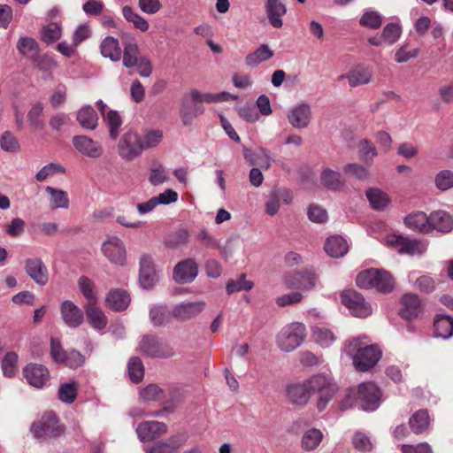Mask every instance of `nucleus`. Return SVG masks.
Listing matches in <instances>:
<instances>
[{
  "mask_svg": "<svg viewBox=\"0 0 453 453\" xmlns=\"http://www.w3.org/2000/svg\"><path fill=\"white\" fill-rule=\"evenodd\" d=\"M139 349L150 357L169 358L175 355L173 349L156 335H144L139 343Z\"/></svg>",
  "mask_w": 453,
  "mask_h": 453,
  "instance_id": "0eeeda50",
  "label": "nucleus"
},
{
  "mask_svg": "<svg viewBox=\"0 0 453 453\" xmlns=\"http://www.w3.org/2000/svg\"><path fill=\"white\" fill-rule=\"evenodd\" d=\"M76 120L87 130H95L98 125L97 113L90 105H84L77 111Z\"/></svg>",
  "mask_w": 453,
  "mask_h": 453,
  "instance_id": "cd10ccee",
  "label": "nucleus"
},
{
  "mask_svg": "<svg viewBox=\"0 0 453 453\" xmlns=\"http://www.w3.org/2000/svg\"><path fill=\"white\" fill-rule=\"evenodd\" d=\"M187 441L185 434H175L150 446L144 447L145 453H175Z\"/></svg>",
  "mask_w": 453,
  "mask_h": 453,
  "instance_id": "a211bd4d",
  "label": "nucleus"
},
{
  "mask_svg": "<svg viewBox=\"0 0 453 453\" xmlns=\"http://www.w3.org/2000/svg\"><path fill=\"white\" fill-rule=\"evenodd\" d=\"M43 104L41 102H37L34 104L28 113H27V120L29 121L30 125L34 127L35 128H42L43 127V123L41 120V117L43 112Z\"/></svg>",
  "mask_w": 453,
  "mask_h": 453,
  "instance_id": "bf43d9fd",
  "label": "nucleus"
},
{
  "mask_svg": "<svg viewBox=\"0 0 453 453\" xmlns=\"http://www.w3.org/2000/svg\"><path fill=\"white\" fill-rule=\"evenodd\" d=\"M357 403L364 411H373L380 406V391L372 382H363L355 389Z\"/></svg>",
  "mask_w": 453,
  "mask_h": 453,
  "instance_id": "423d86ee",
  "label": "nucleus"
},
{
  "mask_svg": "<svg viewBox=\"0 0 453 453\" xmlns=\"http://www.w3.org/2000/svg\"><path fill=\"white\" fill-rule=\"evenodd\" d=\"M173 319V310L169 311L166 305L156 304L150 309V319L154 326H166Z\"/></svg>",
  "mask_w": 453,
  "mask_h": 453,
  "instance_id": "bb28decb",
  "label": "nucleus"
},
{
  "mask_svg": "<svg viewBox=\"0 0 453 453\" xmlns=\"http://www.w3.org/2000/svg\"><path fill=\"white\" fill-rule=\"evenodd\" d=\"M72 142L76 150L84 157L98 158L103 155L101 143L87 135H74Z\"/></svg>",
  "mask_w": 453,
  "mask_h": 453,
  "instance_id": "4468645a",
  "label": "nucleus"
},
{
  "mask_svg": "<svg viewBox=\"0 0 453 453\" xmlns=\"http://www.w3.org/2000/svg\"><path fill=\"white\" fill-rule=\"evenodd\" d=\"M345 351L353 357L357 370L365 372L375 366L381 357V351L374 345L363 346L359 339L349 340Z\"/></svg>",
  "mask_w": 453,
  "mask_h": 453,
  "instance_id": "f03ea898",
  "label": "nucleus"
},
{
  "mask_svg": "<svg viewBox=\"0 0 453 453\" xmlns=\"http://www.w3.org/2000/svg\"><path fill=\"white\" fill-rule=\"evenodd\" d=\"M316 280V273L311 269L285 275L284 283L288 288L311 289L315 286Z\"/></svg>",
  "mask_w": 453,
  "mask_h": 453,
  "instance_id": "f8f14e48",
  "label": "nucleus"
},
{
  "mask_svg": "<svg viewBox=\"0 0 453 453\" xmlns=\"http://www.w3.org/2000/svg\"><path fill=\"white\" fill-rule=\"evenodd\" d=\"M342 303L349 309L350 313L358 318H366L372 312V306L364 296L355 291L347 290L341 295Z\"/></svg>",
  "mask_w": 453,
  "mask_h": 453,
  "instance_id": "6e6552de",
  "label": "nucleus"
},
{
  "mask_svg": "<svg viewBox=\"0 0 453 453\" xmlns=\"http://www.w3.org/2000/svg\"><path fill=\"white\" fill-rule=\"evenodd\" d=\"M359 23L363 27L376 29L381 26L382 19L379 12L375 11H368L362 15Z\"/></svg>",
  "mask_w": 453,
  "mask_h": 453,
  "instance_id": "052dcab7",
  "label": "nucleus"
},
{
  "mask_svg": "<svg viewBox=\"0 0 453 453\" xmlns=\"http://www.w3.org/2000/svg\"><path fill=\"white\" fill-rule=\"evenodd\" d=\"M287 118L293 127L306 128L311 119V105L305 102L296 104L288 111Z\"/></svg>",
  "mask_w": 453,
  "mask_h": 453,
  "instance_id": "f3484780",
  "label": "nucleus"
},
{
  "mask_svg": "<svg viewBox=\"0 0 453 453\" xmlns=\"http://www.w3.org/2000/svg\"><path fill=\"white\" fill-rule=\"evenodd\" d=\"M203 300L180 302L173 306V319L179 322H186L199 316L205 309Z\"/></svg>",
  "mask_w": 453,
  "mask_h": 453,
  "instance_id": "9d476101",
  "label": "nucleus"
},
{
  "mask_svg": "<svg viewBox=\"0 0 453 453\" xmlns=\"http://www.w3.org/2000/svg\"><path fill=\"white\" fill-rule=\"evenodd\" d=\"M435 187L441 191H447L453 188V172L441 170L434 177Z\"/></svg>",
  "mask_w": 453,
  "mask_h": 453,
  "instance_id": "13d9d810",
  "label": "nucleus"
},
{
  "mask_svg": "<svg viewBox=\"0 0 453 453\" xmlns=\"http://www.w3.org/2000/svg\"><path fill=\"white\" fill-rule=\"evenodd\" d=\"M284 0H266L265 13L269 24L274 28H280L283 26V17L287 13Z\"/></svg>",
  "mask_w": 453,
  "mask_h": 453,
  "instance_id": "4be33fe9",
  "label": "nucleus"
},
{
  "mask_svg": "<svg viewBox=\"0 0 453 453\" xmlns=\"http://www.w3.org/2000/svg\"><path fill=\"white\" fill-rule=\"evenodd\" d=\"M105 301L110 309L120 311L127 308L130 303V296L125 290L114 289L109 292Z\"/></svg>",
  "mask_w": 453,
  "mask_h": 453,
  "instance_id": "7c9ffc66",
  "label": "nucleus"
},
{
  "mask_svg": "<svg viewBox=\"0 0 453 453\" xmlns=\"http://www.w3.org/2000/svg\"><path fill=\"white\" fill-rule=\"evenodd\" d=\"M23 375L27 383L35 388H43L50 379V372L46 366L31 363L23 368Z\"/></svg>",
  "mask_w": 453,
  "mask_h": 453,
  "instance_id": "dca6fc26",
  "label": "nucleus"
},
{
  "mask_svg": "<svg viewBox=\"0 0 453 453\" xmlns=\"http://www.w3.org/2000/svg\"><path fill=\"white\" fill-rule=\"evenodd\" d=\"M356 282L360 288H375L383 294L392 292L395 284L390 273L374 268L360 272L356 278Z\"/></svg>",
  "mask_w": 453,
  "mask_h": 453,
  "instance_id": "7ed1b4c3",
  "label": "nucleus"
},
{
  "mask_svg": "<svg viewBox=\"0 0 453 453\" xmlns=\"http://www.w3.org/2000/svg\"><path fill=\"white\" fill-rule=\"evenodd\" d=\"M77 396V387L75 383H63L58 389L59 399L66 403H72Z\"/></svg>",
  "mask_w": 453,
  "mask_h": 453,
  "instance_id": "680f3d73",
  "label": "nucleus"
},
{
  "mask_svg": "<svg viewBox=\"0 0 453 453\" xmlns=\"http://www.w3.org/2000/svg\"><path fill=\"white\" fill-rule=\"evenodd\" d=\"M102 252L112 264L123 265L127 259L124 242L117 236H111L102 244Z\"/></svg>",
  "mask_w": 453,
  "mask_h": 453,
  "instance_id": "9b49d317",
  "label": "nucleus"
},
{
  "mask_svg": "<svg viewBox=\"0 0 453 453\" xmlns=\"http://www.w3.org/2000/svg\"><path fill=\"white\" fill-rule=\"evenodd\" d=\"M426 250V245L418 240L405 238L403 246L400 248L401 254L420 255Z\"/></svg>",
  "mask_w": 453,
  "mask_h": 453,
  "instance_id": "6e6d98bb",
  "label": "nucleus"
},
{
  "mask_svg": "<svg viewBox=\"0 0 453 453\" xmlns=\"http://www.w3.org/2000/svg\"><path fill=\"white\" fill-rule=\"evenodd\" d=\"M430 227L442 233H449L453 229V219L446 211H437L430 214Z\"/></svg>",
  "mask_w": 453,
  "mask_h": 453,
  "instance_id": "c85d7f7f",
  "label": "nucleus"
},
{
  "mask_svg": "<svg viewBox=\"0 0 453 453\" xmlns=\"http://www.w3.org/2000/svg\"><path fill=\"white\" fill-rule=\"evenodd\" d=\"M188 239L189 234L188 230L180 229L166 239L165 245L169 248L174 249L179 245L187 243Z\"/></svg>",
  "mask_w": 453,
  "mask_h": 453,
  "instance_id": "69168bd1",
  "label": "nucleus"
},
{
  "mask_svg": "<svg viewBox=\"0 0 453 453\" xmlns=\"http://www.w3.org/2000/svg\"><path fill=\"white\" fill-rule=\"evenodd\" d=\"M306 336L305 326L294 322L284 326L277 335L278 347L285 351L291 352L297 349Z\"/></svg>",
  "mask_w": 453,
  "mask_h": 453,
  "instance_id": "20e7f679",
  "label": "nucleus"
},
{
  "mask_svg": "<svg viewBox=\"0 0 453 453\" xmlns=\"http://www.w3.org/2000/svg\"><path fill=\"white\" fill-rule=\"evenodd\" d=\"M323 438V434L317 428H311L306 431L301 441L303 449L311 451L318 448Z\"/></svg>",
  "mask_w": 453,
  "mask_h": 453,
  "instance_id": "79ce46f5",
  "label": "nucleus"
},
{
  "mask_svg": "<svg viewBox=\"0 0 453 453\" xmlns=\"http://www.w3.org/2000/svg\"><path fill=\"white\" fill-rule=\"evenodd\" d=\"M128 375L134 383H139L144 376V368L142 360L137 357H132L127 365Z\"/></svg>",
  "mask_w": 453,
  "mask_h": 453,
  "instance_id": "8fccbe9b",
  "label": "nucleus"
},
{
  "mask_svg": "<svg viewBox=\"0 0 453 453\" xmlns=\"http://www.w3.org/2000/svg\"><path fill=\"white\" fill-rule=\"evenodd\" d=\"M140 398L144 402H155L165 397L164 390L157 384H150L139 392Z\"/></svg>",
  "mask_w": 453,
  "mask_h": 453,
  "instance_id": "09e8293b",
  "label": "nucleus"
},
{
  "mask_svg": "<svg viewBox=\"0 0 453 453\" xmlns=\"http://www.w3.org/2000/svg\"><path fill=\"white\" fill-rule=\"evenodd\" d=\"M123 65L126 68H133L142 57L138 44L134 39L123 42Z\"/></svg>",
  "mask_w": 453,
  "mask_h": 453,
  "instance_id": "c9c22d12",
  "label": "nucleus"
},
{
  "mask_svg": "<svg viewBox=\"0 0 453 453\" xmlns=\"http://www.w3.org/2000/svg\"><path fill=\"white\" fill-rule=\"evenodd\" d=\"M163 134L158 130H152L148 132L142 138H141V146L142 151L146 149L157 146L162 140Z\"/></svg>",
  "mask_w": 453,
  "mask_h": 453,
  "instance_id": "338daca9",
  "label": "nucleus"
},
{
  "mask_svg": "<svg viewBox=\"0 0 453 453\" xmlns=\"http://www.w3.org/2000/svg\"><path fill=\"white\" fill-rule=\"evenodd\" d=\"M349 250L347 241L341 235L327 238L325 243V251L332 257H342Z\"/></svg>",
  "mask_w": 453,
  "mask_h": 453,
  "instance_id": "c756f323",
  "label": "nucleus"
},
{
  "mask_svg": "<svg viewBox=\"0 0 453 453\" xmlns=\"http://www.w3.org/2000/svg\"><path fill=\"white\" fill-rule=\"evenodd\" d=\"M17 49L22 56L32 60L39 53V44L32 37L21 36L17 42Z\"/></svg>",
  "mask_w": 453,
  "mask_h": 453,
  "instance_id": "58836bf2",
  "label": "nucleus"
},
{
  "mask_svg": "<svg viewBox=\"0 0 453 453\" xmlns=\"http://www.w3.org/2000/svg\"><path fill=\"white\" fill-rule=\"evenodd\" d=\"M119 155L125 160H132L139 157L142 152L141 137L130 130L123 134L118 144Z\"/></svg>",
  "mask_w": 453,
  "mask_h": 453,
  "instance_id": "1a4fd4ad",
  "label": "nucleus"
},
{
  "mask_svg": "<svg viewBox=\"0 0 453 453\" xmlns=\"http://www.w3.org/2000/svg\"><path fill=\"white\" fill-rule=\"evenodd\" d=\"M30 431L38 439H50L61 435L65 427L58 423L57 415L53 411L45 412L39 422H35Z\"/></svg>",
  "mask_w": 453,
  "mask_h": 453,
  "instance_id": "39448f33",
  "label": "nucleus"
},
{
  "mask_svg": "<svg viewBox=\"0 0 453 453\" xmlns=\"http://www.w3.org/2000/svg\"><path fill=\"white\" fill-rule=\"evenodd\" d=\"M405 225L411 230L419 233H428L431 231L430 216L427 217L423 211H415L404 218Z\"/></svg>",
  "mask_w": 453,
  "mask_h": 453,
  "instance_id": "393cba45",
  "label": "nucleus"
},
{
  "mask_svg": "<svg viewBox=\"0 0 453 453\" xmlns=\"http://www.w3.org/2000/svg\"><path fill=\"white\" fill-rule=\"evenodd\" d=\"M337 390V386L330 378L324 374H317L301 383L289 385L287 388V397L293 404L304 406L311 396L317 394L319 396L317 408L322 411L334 398Z\"/></svg>",
  "mask_w": 453,
  "mask_h": 453,
  "instance_id": "f257e3e1",
  "label": "nucleus"
},
{
  "mask_svg": "<svg viewBox=\"0 0 453 453\" xmlns=\"http://www.w3.org/2000/svg\"><path fill=\"white\" fill-rule=\"evenodd\" d=\"M58 173H65L64 167L55 163H49L38 171L35 174V179L38 181H43L48 177L53 176Z\"/></svg>",
  "mask_w": 453,
  "mask_h": 453,
  "instance_id": "e2e57ef3",
  "label": "nucleus"
},
{
  "mask_svg": "<svg viewBox=\"0 0 453 453\" xmlns=\"http://www.w3.org/2000/svg\"><path fill=\"white\" fill-rule=\"evenodd\" d=\"M169 180V173L162 165H157L149 170V181L154 186H160Z\"/></svg>",
  "mask_w": 453,
  "mask_h": 453,
  "instance_id": "de8ad7c7",
  "label": "nucleus"
},
{
  "mask_svg": "<svg viewBox=\"0 0 453 453\" xmlns=\"http://www.w3.org/2000/svg\"><path fill=\"white\" fill-rule=\"evenodd\" d=\"M0 147L3 150L10 153H16L20 150L18 139L10 131H4L0 137Z\"/></svg>",
  "mask_w": 453,
  "mask_h": 453,
  "instance_id": "3c124183",
  "label": "nucleus"
},
{
  "mask_svg": "<svg viewBox=\"0 0 453 453\" xmlns=\"http://www.w3.org/2000/svg\"><path fill=\"white\" fill-rule=\"evenodd\" d=\"M401 33L402 29L398 24L389 23L384 27L382 37L389 44H393L399 39Z\"/></svg>",
  "mask_w": 453,
  "mask_h": 453,
  "instance_id": "0e129e2a",
  "label": "nucleus"
},
{
  "mask_svg": "<svg viewBox=\"0 0 453 453\" xmlns=\"http://www.w3.org/2000/svg\"><path fill=\"white\" fill-rule=\"evenodd\" d=\"M198 274V265L193 258L179 262L173 268V278L180 284L191 283Z\"/></svg>",
  "mask_w": 453,
  "mask_h": 453,
  "instance_id": "2eb2a0df",
  "label": "nucleus"
},
{
  "mask_svg": "<svg viewBox=\"0 0 453 453\" xmlns=\"http://www.w3.org/2000/svg\"><path fill=\"white\" fill-rule=\"evenodd\" d=\"M100 51L103 57L110 58L112 62L121 59V49L119 40L112 36H106L100 44Z\"/></svg>",
  "mask_w": 453,
  "mask_h": 453,
  "instance_id": "2f4dec72",
  "label": "nucleus"
},
{
  "mask_svg": "<svg viewBox=\"0 0 453 453\" xmlns=\"http://www.w3.org/2000/svg\"><path fill=\"white\" fill-rule=\"evenodd\" d=\"M18 355L14 352H8L2 361V371L4 376L12 378L18 371Z\"/></svg>",
  "mask_w": 453,
  "mask_h": 453,
  "instance_id": "603ef678",
  "label": "nucleus"
},
{
  "mask_svg": "<svg viewBox=\"0 0 453 453\" xmlns=\"http://www.w3.org/2000/svg\"><path fill=\"white\" fill-rule=\"evenodd\" d=\"M60 314L64 323L71 328L79 327L84 321L82 310L70 300L62 302Z\"/></svg>",
  "mask_w": 453,
  "mask_h": 453,
  "instance_id": "6ab92c4d",
  "label": "nucleus"
},
{
  "mask_svg": "<svg viewBox=\"0 0 453 453\" xmlns=\"http://www.w3.org/2000/svg\"><path fill=\"white\" fill-rule=\"evenodd\" d=\"M27 276L37 285L45 286L49 281V271L40 257H29L24 261Z\"/></svg>",
  "mask_w": 453,
  "mask_h": 453,
  "instance_id": "ddd939ff",
  "label": "nucleus"
},
{
  "mask_svg": "<svg viewBox=\"0 0 453 453\" xmlns=\"http://www.w3.org/2000/svg\"><path fill=\"white\" fill-rule=\"evenodd\" d=\"M104 118L109 127L111 138L115 140L119 135V127L122 125L119 112L116 111H109L106 115H104Z\"/></svg>",
  "mask_w": 453,
  "mask_h": 453,
  "instance_id": "5fc2aeb1",
  "label": "nucleus"
},
{
  "mask_svg": "<svg viewBox=\"0 0 453 453\" xmlns=\"http://www.w3.org/2000/svg\"><path fill=\"white\" fill-rule=\"evenodd\" d=\"M273 55V50L267 44H262L255 51L246 56L245 64L247 66L254 68L262 62L272 58Z\"/></svg>",
  "mask_w": 453,
  "mask_h": 453,
  "instance_id": "e433bc0d",
  "label": "nucleus"
},
{
  "mask_svg": "<svg viewBox=\"0 0 453 453\" xmlns=\"http://www.w3.org/2000/svg\"><path fill=\"white\" fill-rule=\"evenodd\" d=\"M136 434L141 441H151L167 432V426L158 421H144L136 427Z\"/></svg>",
  "mask_w": 453,
  "mask_h": 453,
  "instance_id": "aec40b11",
  "label": "nucleus"
},
{
  "mask_svg": "<svg viewBox=\"0 0 453 453\" xmlns=\"http://www.w3.org/2000/svg\"><path fill=\"white\" fill-rule=\"evenodd\" d=\"M122 14L125 19L132 23L136 29H139L142 32L148 31L150 27L149 22L140 14L135 12L130 6L125 5L122 8Z\"/></svg>",
  "mask_w": 453,
  "mask_h": 453,
  "instance_id": "37998d69",
  "label": "nucleus"
},
{
  "mask_svg": "<svg viewBox=\"0 0 453 453\" xmlns=\"http://www.w3.org/2000/svg\"><path fill=\"white\" fill-rule=\"evenodd\" d=\"M372 77L373 73L371 70L361 66L351 69L346 76L349 86L352 88L370 83Z\"/></svg>",
  "mask_w": 453,
  "mask_h": 453,
  "instance_id": "72a5a7b5",
  "label": "nucleus"
},
{
  "mask_svg": "<svg viewBox=\"0 0 453 453\" xmlns=\"http://www.w3.org/2000/svg\"><path fill=\"white\" fill-rule=\"evenodd\" d=\"M78 287L88 300V303H96V294L95 292V284L90 279L86 276L81 277L78 280Z\"/></svg>",
  "mask_w": 453,
  "mask_h": 453,
  "instance_id": "4d7b16f0",
  "label": "nucleus"
},
{
  "mask_svg": "<svg viewBox=\"0 0 453 453\" xmlns=\"http://www.w3.org/2000/svg\"><path fill=\"white\" fill-rule=\"evenodd\" d=\"M62 35L60 25L51 22L42 28L41 39L47 44H51L58 41Z\"/></svg>",
  "mask_w": 453,
  "mask_h": 453,
  "instance_id": "49530a36",
  "label": "nucleus"
},
{
  "mask_svg": "<svg viewBox=\"0 0 453 453\" xmlns=\"http://www.w3.org/2000/svg\"><path fill=\"white\" fill-rule=\"evenodd\" d=\"M430 418L426 410H419L415 412L409 420L411 429L415 434H421L425 432L429 426Z\"/></svg>",
  "mask_w": 453,
  "mask_h": 453,
  "instance_id": "ea45409f",
  "label": "nucleus"
},
{
  "mask_svg": "<svg viewBox=\"0 0 453 453\" xmlns=\"http://www.w3.org/2000/svg\"><path fill=\"white\" fill-rule=\"evenodd\" d=\"M365 194L372 208L376 211H383L389 204L388 196L380 188H369Z\"/></svg>",
  "mask_w": 453,
  "mask_h": 453,
  "instance_id": "4c0bfd02",
  "label": "nucleus"
},
{
  "mask_svg": "<svg viewBox=\"0 0 453 453\" xmlns=\"http://www.w3.org/2000/svg\"><path fill=\"white\" fill-rule=\"evenodd\" d=\"M45 191L49 195V206L51 210L69 208L70 200L67 192L51 186H47Z\"/></svg>",
  "mask_w": 453,
  "mask_h": 453,
  "instance_id": "a878e982",
  "label": "nucleus"
},
{
  "mask_svg": "<svg viewBox=\"0 0 453 453\" xmlns=\"http://www.w3.org/2000/svg\"><path fill=\"white\" fill-rule=\"evenodd\" d=\"M357 151L359 157L367 165H370L372 159L378 155V151L374 144L371 140L366 138L359 141L357 144Z\"/></svg>",
  "mask_w": 453,
  "mask_h": 453,
  "instance_id": "c03bdc74",
  "label": "nucleus"
},
{
  "mask_svg": "<svg viewBox=\"0 0 453 453\" xmlns=\"http://www.w3.org/2000/svg\"><path fill=\"white\" fill-rule=\"evenodd\" d=\"M434 335L443 339H449L453 335V318L451 316L437 315L434 322Z\"/></svg>",
  "mask_w": 453,
  "mask_h": 453,
  "instance_id": "f704fd0d",
  "label": "nucleus"
},
{
  "mask_svg": "<svg viewBox=\"0 0 453 453\" xmlns=\"http://www.w3.org/2000/svg\"><path fill=\"white\" fill-rule=\"evenodd\" d=\"M400 315L406 320L418 317L422 312V303L417 295L405 294L402 297Z\"/></svg>",
  "mask_w": 453,
  "mask_h": 453,
  "instance_id": "b1692460",
  "label": "nucleus"
},
{
  "mask_svg": "<svg viewBox=\"0 0 453 453\" xmlns=\"http://www.w3.org/2000/svg\"><path fill=\"white\" fill-rule=\"evenodd\" d=\"M31 61L35 67L42 71H50L57 65L53 58L47 54L39 55L38 53Z\"/></svg>",
  "mask_w": 453,
  "mask_h": 453,
  "instance_id": "774afa93",
  "label": "nucleus"
},
{
  "mask_svg": "<svg viewBox=\"0 0 453 453\" xmlns=\"http://www.w3.org/2000/svg\"><path fill=\"white\" fill-rule=\"evenodd\" d=\"M157 280L154 262L150 255H142L140 258L139 281L143 288H150Z\"/></svg>",
  "mask_w": 453,
  "mask_h": 453,
  "instance_id": "412c9836",
  "label": "nucleus"
},
{
  "mask_svg": "<svg viewBox=\"0 0 453 453\" xmlns=\"http://www.w3.org/2000/svg\"><path fill=\"white\" fill-rule=\"evenodd\" d=\"M312 338L323 348L329 347L336 339L334 334L328 328L323 326L312 327Z\"/></svg>",
  "mask_w": 453,
  "mask_h": 453,
  "instance_id": "a18cd8bd",
  "label": "nucleus"
},
{
  "mask_svg": "<svg viewBox=\"0 0 453 453\" xmlns=\"http://www.w3.org/2000/svg\"><path fill=\"white\" fill-rule=\"evenodd\" d=\"M321 183L331 190H339L344 184L340 173L329 168H326L321 172Z\"/></svg>",
  "mask_w": 453,
  "mask_h": 453,
  "instance_id": "a19ab883",
  "label": "nucleus"
},
{
  "mask_svg": "<svg viewBox=\"0 0 453 453\" xmlns=\"http://www.w3.org/2000/svg\"><path fill=\"white\" fill-rule=\"evenodd\" d=\"M253 286H254V283L252 281L247 280L245 279V274H241L240 277L236 280H230L226 283V289L227 294L231 295L235 292H239V291H242V290L249 291L253 288Z\"/></svg>",
  "mask_w": 453,
  "mask_h": 453,
  "instance_id": "864d4df0",
  "label": "nucleus"
},
{
  "mask_svg": "<svg viewBox=\"0 0 453 453\" xmlns=\"http://www.w3.org/2000/svg\"><path fill=\"white\" fill-rule=\"evenodd\" d=\"M85 311L88 320L93 328L101 330L106 326L107 318L104 311L96 305V303H88Z\"/></svg>",
  "mask_w": 453,
  "mask_h": 453,
  "instance_id": "473e14b6",
  "label": "nucleus"
},
{
  "mask_svg": "<svg viewBox=\"0 0 453 453\" xmlns=\"http://www.w3.org/2000/svg\"><path fill=\"white\" fill-rule=\"evenodd\" d=\"M205 109L202 104L193 103L189 94L182 98L180 109V119L184 126L192 125L194 119L204 112Z\"/></svg>",
  "mask_w": 453,
  "mask_h": 453,
  "instance_id": "5701e85b",
  "label": "nucleus"
}]
</instances>
